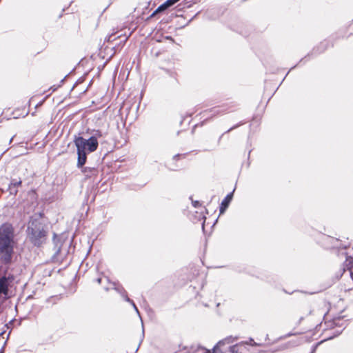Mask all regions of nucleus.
<instances>
[{
	"instance_id": "obj_10",
	"label": "nucleus",
	"mask_w": 353,
	"mask_h": 353,
	"mask_svg": "<svg viewBox=\"0 0 353 353\" xmlns=\"http://www.w3.org/2000/svg\"><path fill=\"white\" fill-rule=\"evenodd\" d=\"M325 238V241L331 243L332 245L330 247V248H342L343 250H345L347 248V245H343L341 243L339 239H334L330 236H327Z\"/></svg>"
},
{
	"instance_id": "obj_20",
	"label": "nucleus",
	"mask_w": 353,
	"mask_h": 353,
	"mask_svg": "<svg viewBox=\"0 0 353 353\" xmlns=\"http://www.w3.org/2000/svg\"><path fill=\"white\" fill-rule=\"evenodd\" d=\"M161 7V5H160L150 15L152 18H153L156 14H161L165 12L164 9H160Z\"/></svg>"
},
{
	"instance_id": "obj_16",
	"label": "nucleus",
	"mask_w": 353,
	"mask_h": 353,
	"mask_svg": "<svg viewBox=\"0 0 353 353\" xmlns=\"http://www.w3.org/2000/svg\"><path fill=\"white\" fill-rule=\"evenodd\" d=\"M166 71L171 78L170 83L172 84V86L176 87L179 83V82L177 79V77H176V73L174 72L169 71V70H166Z\"/></svg>"
},
{
	"instance_id": "obj_24",
	"label": "nucleus",
	"mask_w": 353,
	"mask_h": 353,
	"mask_svg": "<svg viewBox=\"0 0 353 353\" xmlns=\"http://www.w3.org/2000/svg\"><path fill=\"white\" fill-rule=\"evenodd\" d=\"M116 39L114 34H110L106 39L105 41L108 42H110L114 41Z\"/></svg>"
},
{
	"instance_id": "obj_9",
	"label": "nucleus",
	"mask_w": 353,
	"mask_h": 353,
	"mask_svg": "<svg viewBox=\"0 0 353 353\" xmlns=\"http://www.w3.org/2000/svg\"><path fill=\"white\" fill-rule=\"evenodd\" d=\"M345 256V261L343 263V272L346 270H350L351 279L353 281V272L351 271V269L353 268V256L348 255L347 252L343 253Z\"/></svg>"
},
{
	"instance_id": "obj_15",
	"label": "nucleus",
	"mask_w": 353,
	"mask_h": 353,
	"mask_svg": "<svg viewBox=\"0 0 353 353\" xmlns=\"http://www.w3.org/2000/svg\"><path fill=\"white\" fill-rule=\"evenodd\" d=\"M180 0H166L165 2H163L161 5V7L160 9H164L165 11L168 10L170 8L173 6L174 4H176L177 2H179Z\"/></svg>"
},
{
	"instance_id": "obj_34",
	"label": "nucleus",
	"mask_w": 353,
	"mask_h": 353,
	"mask_svg": "<svg viewBox=\"0 0 353 353\" xmlns=\"http://www.w3.org/2000/svg\"><path fill=\"white\" fill-rule=\"evenodd\" d=\"M305 59H306V58H305V57H304V58H302L296 65H298L299 64L301 63L302 62H303V63H305V61H304V60H305Z\"/></svg>"
},
{
	"instance_id": "obj_12",
	"label": "nucleus",
	"mask_w": 353,
	"mask_h": 353,
	"mask_svg": "<svg viewBox=\"0 0 353 353\" xmlns=\"http://www.w3.org/2000/svg\"><path fill=\"white\" fill-rule=\"evenodd\" d=\"M346 321H343L342 316H338L337 318H335L333 319V321L331 322L330 327H343V330L347 326Z\"/></svg>"
},
{
	"instance_id": "obj_2",
	"label": "nucleus",
	"mask_w": 353,
	"mask_h": 353,
	"mask_svg": "<svg viewBox=\"0 0 353 353\" xmlns=\"http://www.w3.org/2000/svg\"><path fill=\"white\" fill-rule=\"evenodd\" d=\"M15 240L14 229L9 222L0 225V263L9 266L14 262Z\"/></svg>"
},
{
	"instance_id": "obj_40",
	"label": "nucleus",
	"mask_w": 353,
	"mask_h": 353,
	"mask_svg": "<svg viewBox=\"0 0 353 353\" xmlns=\"http://www.w3.org/2000/svg\"><path fill=\"white\" fill-rule=\"evenodd\" d=\"M294 334H294V333L290 332V333H288L286 336H293V335H294Z\"/></svg>"
},
{
	"instance_id": "obj_8",
	"label": "nucleus",
	"mask_w": 353,
	"mask_h": 353,
	"mask_svg": "<svg viewBox=\"0 0 353 353\" xmlns=\"http://www.w3.org/2000/svg\"><path fill=\"white\" fill-rule=\"evenodd\" d=\"M52 242L54 244V250H55V252L53 254L52 259L54 260L57 256L60 253L62 245L60 238L55 232L53 233Z\"/></svg>"
},
{
	"instance_id": "obj_7",
	"label": "nucleus",
	"mask_w": 353,
	"mask_h": 353,
	"mask_svg": "<svg viewBox=\"0 0 353 353\" xmlns=\"http://www.w3.org/2000/svg\"><path fill=\"white\" fill-rule=\"evenodd\" d=\"M77 167L81 169V172L85 175V178L96 176L99 172L98 170L94 167H85L84 165L79 166L78 161L77 162Z\"/></svg>"
},
{
	"instance_id": "obj_42",
	"label": "nucleus",
	"mask_w": 353,
	"mask_h": 353,
	"mask_svg": "<svg viewBox=\"0 0 353 353\" xmlns=\"http://www.w3.org/2000/svg\"><path fill=\"white\" fill-rule=\"evenodd\" d=\"M4 352V347L3 346L1 347V349L0 350V353H3Z\"/></svg>"
},
{
	"instance_id": "obj_31",
	"label": "nucleus",
	"mask_w": 353,
	"mask_h": 353,
	"mask_svg": "<svg viewBox=\"0 0 353 353\" xmlns=\"http://www.w3.org/2000/svg\"><path fill=\"white\" fill-rule=\"evenodd\" d=\"M203 219H204V220H203V223H202V229H203V231H204V230H205V219H206V218H205V216H203Z\"/></svg>"
},
{
	"instance_id": "obj_11",
	"label": "nucleus",
	"mask_w": 353,
	"mask_h": 353,
	"mask_svg": "<svg viewBox=\"0 0 353 353\" xmlns=\"http://www.w3.org/2000/svg\"><path fill=\"white\" fill-rule=\"evenodd\" d=\"M44 216H45V214H44V212L43 211L39 212H36L33 215H32V216H30L29 217L28 223H31V222H32V221H34L35 219L39 223H46L43 220Z\"/></svg>"
},
{
	"instance_id": "obj_29",
	"label": "nucleus",
	"mask_w": 353,
	"mask_h": 353,
	"mask_svg": "<svg viewBox=\"0 0 353 353\" xmlns=\"http://www.w3.org/2000/svg\"><path fill=\"white\" fill-rule=\"evenodd\" d=\"M92 81L91 80V81H90V83H89L88 86L85 89H84V90H81L80 93H85V92L88 90V87L91 85Z\"/></svg>"
},
{
	"instance_id": "obj_17",
	"label": "nucleus",
	"mask_w": 353,
	"mask_h": 353,
	"mask_svg": "<svg viewBox=\"0 0 353 353\" xmlns=\"http://www.w3.org/2000/svg\"><path fill=\"white\" fill-rule=\"evenodd\" d=\"M245 123V121H241L239 122L238 123H236V124L234 125H233V126H232L231 128H230L228 130H226L224 133H223V134L220 136V137H219V139L218 142L219 143V141H220L221 139L223 137V136L225 134L229 133L230 132H231V131H232V130H234L236 129V128H239V126H241V125H243Z\"/></svg>"
},
{
	"instance_id": "obj_47",
	"label": "nucleus",
	"mask_w": 353,
	"mask_h": 353,
	"mask_svg": "<svg viewBox=\"0 0 353 353\" xmlns=\"http://www.w3.org/2000/svg\"><path fill=\"white\" fill-rule=\"evenodd\" d=\"M217 221H218V219H215V221H214V222L213 223V225L217 222Z\"/></svg>"
},
{
	"instance_id": "obj_39",
	"label": "nucleus",
	"mask_w": 353,
	"mask_h": 353,
	"mask_svg": "<svg viewBox=\"0 0 353 353\" xmlns=\"http://www.w3.org/2000/svg\"><path fill=\"white\" fill-rule=\"evenodd\" d=\"M152 19V18L151 15H150V16H148V17L145 19V21L146 22H148V21H149L150 19Z\"/></svg>"
},
{
	"instance_id": "obj_6",
	"label": "nucleus",
	"mask_w": 353,
	"mask_h": 353,
	"mask_svg": "<svg viewBox=\"0 0 353 353\" xmlns=\"http://www.w3.org/2000/svg\"><path fill=\"white\" fill-rule=\"evenodd\" d=\"M22 185V180L19 179H12L8 185V191L10 195L16 196L18 193V188Z\"/></svg>"
},
{
	"instance_id": "obj_37",
	"label": "nucleus",
	"mask_w": 353,
	"mask_h": 353,
	"mask_svg": "<svg viewBox=\"0 0 353 353\" xmlns=\"http://www.w3.org/2000/svg\"><path fill=\"white\" fill-rule=\"evenodd\" d=\"M101 281H102V279L99 277L96 279V281L98 283H101Z\"/></svg>"
},
{
	"instance_id": "obj_25",
	"label": "nucleus",
	"mask_w": 353,
	"mask_h": 353,
	"mask_svg": "<svg viewBox=\"0 0 353 353\" xmlns=\"http://www.w3.org/2000/svg\"><path fill=\"white\" fill-rule=\"evenodd\" d=\"M74 70V68H73L68 74H66L63 79H62L60 81V84L59 86H61L62 84H63L65 79Z\"/></svg>"
},
{
	"instance_id": "obj_26",
	"label": "nucleus",
	"mask_w": 353,
	"mask_h": 353,
	"mask_svg": "<svg viewBox=\"0 0 353 353\" xmlns=\"http://www.w3.org/2000/svg\"><path fill=\"white\" fill-rule=\"evenodd\" d=\"M125 301L126 302L130 303L132 305H134V304H135V303H134V302L133 301V300L130 299L128 297V296H125Z\"/></svg>"
},
{
	"instance_id": "obj_50",
	"label": "nucleus",
	"mask_w": 353,
	"mask_h": 353,
	"mask_svg": "<svg viewBox=\"0 0 353 353\" xmlns=\"http://www.w3.org/2000/svg\"><path fill=\"white\" fill-rule=\"evenodd\" d=\"M284 292L288 293V292L286 290H284ZM288 294H290V293L288 292Z\"/></svg>"
},
{
	"instance_id": "obj_3",
	"label": "nucleus",
	"mask_w": 353,
	"mask_h": 353,
	"mask_svg": "<svg viewBox=\"0 0 353 353\" xmlns=\"http://www.w3.org/2000/svg\"><path fill=\"white\" fill-rule=\"evenodd\" d=\"M27 239L34 247L40 248L46 243L48 235L47 223H39L35 219L28 223Z\"/></svg>"
},
{
	"instance_id": "obj_28",
	"label": "nucleus",
	"mask_w": 353,
	"mask_h": 353,
	"mask_svg": "<svg viewBox=\"0 0 353 353\" xmlns=\"http://www.w3.org/2000/svg\"><path fill=\"white\" fill-rule=\"evenodd\" d=\"M134 310L136 311V312L137 313V314L140 316V312L137 307V305L134 304L132 305Z\"/></svg>"
},
{
	"instance_id": "obj_1",
	"label": "nucleus",
	"mask_w": 353,
	"mask_h": 353,
	"mask_svg": "<svg viewBox=\"0 0 353 353\" xmlns=\"http://www.w3.org/2000/svg\"><path fill=\"white\" fill-rule=\"evenodd\" d=\"M86 133L90 134L88 139L81 136L80 133L74 134L73 137V142L77 148L79 166L85 164L88 155L97 150L98 139L106 134L99 129L90 128L87 129Z\"/></svg>"
},
{
	"instance_id": "obj_43",
	"label": "nucleus",
	"mask_w": 353,
	"mask_h": 353,
	"mask_svg": "<svg viewBox=\"0 0 353 353\" xmlns=\"http://www.w3.org/2000/svg\"><path fill=\"white\" fill-rule=\"evenodd\" d=\"M251 152H252V150H250L249 152H248V159L250 158V155Z\"/></svg>"
},
{
	"instance_id": "obj_32",
	"label": "nucleus",
	"mask_w": 353,
	"mask_h": 353,
	"mask_svg": "<svg viewBox=\"0 0 353 353\" xmlns=\"http://www.w3.org/2000/svg\"><path fill=\"white\" fill-rule=\"evenodd\" d=\"M181 156L180 154H176L173 157L174 160H178L179 159V157Z\"/></svg>"
},
{
	"instance_id": "obj_19",
	"label": "nucleus",
	"mask_w": 353,
	"mask_h": 353,
	"mask_svg": "<svg viewBox=\"0 0 353 353\" xmlns=\"http://www.w3.org/2000/svg\"><path fill=\"white\" fill-rule=\"evenodd\" d=\"M248 342V343H245L242 345V347H245V345H250L252 347H259V346H261V343H258L256 342H255L254 341V339L252 338V337H250L249 338V340L248 341H246Z\"/></svg>"
},
{
	"instance_id": "obj_41",
	"label": "nucleus",
	"mask_w": 353,
	"mask_h": 353,
	"mask_svg": "<svg viewBox=\"0 0 353 353\" xmlns=\"http://www.w3.org/2000/svg\"><path fill=\"white\" fill-rule=\"evenodd\" d=\"M149 6H150V2L148 3V5L145 6L144 9H145V10L148 9Z\"/></svg>"
},
{
	"instance_id": "obj_49",
	"label": "nucleus",
	"mask_w": 353,
	"mask_h": 353,
	"mask_svg": "<svg viewBox=\"0 0 353 353\" xmlns=\"http://www.w3.org/2000/svg\"><path fill=\"white\" fill-rule=\"evenodd\" d=\"M3 332H1V333H0V336H1V335H3Z\"/></svg>"
},
{
	"instance_id": "obj_27",
	"label": "nucleus",
	"mask_w": 353,
	"mask_h": 353,
	"mask_svg": "<svg viewBox=\"0 0 353 353\" xmlns=\"http://www.w3.org/2000/svg\"><path fill=\"white\" fill-rule=\"evenodd\" d=\"M6 278H7V281L8 283H11L14 280V276L12 274L8 275V276H6Z\"/></svg>"
},
{
	"instance_id": "obj_46",
	"label": "nucleus",
	"mask_w": 353,
	"mask_h": 353,
	"mask_svg": "<svg viewBox=\"0 0 353 353\" xmlns=\"http://www.w3.org/2000/svg\"><path fill=\"white\" fill-rule=\"evenodd\" d=\"M14 136H13V137L10 139V141H9V143H10L12 141V140H13V139H14Z\"/></svg>"
},
{
	"instance_id": "obj_48",
	"label": "nucleus",
	"mask_w": 353,
	"mask_h": 353,
	"mask_svg": "<svg viewBox=\"0 0 353 353\" xmlns=\"http://www.w3.org/2000/svg\"><path fill=\"white\" fill-rule=\"evenodd\" d=\"M139 344H141V343ZM139 346H140V345H139L138 347H137V350L136 351H137L139 350Z\"/></svg>"
},
{
	"instance_id": "obj_30",
	"label": "nucleus",
	"mask_w": 353,
	"mask_h": 353,
	"mask_svg": "<svg viewBox=\"0 0 353 353\" xmlns=\"http://www.w3.org/2000/svg\"><path fill=\"white\" fill-rule=\"evenodd\" d=\"M296 66H297V65H295L292 66V67L290 69V70L287 72V74H286V75H285V76H287V75L289 74V72H290L291 70H292L293 69H294ZM285 77H285L284 78H283V80H285Z\"/></svg>"
},
{
	"instance_id": "obj_35",
	"label": "nucleus",
	"mask_w": 353,
	"mask_h": 353,
	"mask_svg": "<svg viewBox=\"0 0 353 353\" xmlns=\"http://www.w3.org/2000/svg\"><path fill=\"white\" fill-rule=\"evenodd\" d=\"M316 346H317V345H314L312 347V352L310 353H314L315 352Z\"/></svg>"
},
{
	"instance_id": "obj_33",
	"label": "nucleus",
	"mask_w": 353,
	"mask_h": 353,
	"mask_svg": "<svg viewBox=\"0 0 353 353\" xmlns=\"http://www.w3.org/2000/svg\"><path fill=\"white\" fill-rule=\"evenodd\" d=\"M43 103V101H41L40 102H39L36 105H35V108H38L39 106H41Z\"/></svg>"
},
{
	"instance_id": "obj_36",
	"label": "nucleus",
	"mask_w": 353,
	"mask_h": 353,
	"mask_svg": "<svg viewBox=\"0 0 353 353\" xmlns=\"http://www.w3.org/2000/svg\"><path fill=\"white\" fill-rule=\"evenodd\" d=\"M127 39H128V37H125L123 41H121L120 43H121L122 46H123L125 43V41H127Z\"/></svg>"
},
{
	"instance_id": "obj_18",
	"label": "nucleus",
	"mask_w": 353,
	"mask_h": 353,
	"mask_svg": "<svg viewBox=\"0 0 353 353\" xmlns=\"http://www.w3.org/2000/svg\"><path fill=\"white\" fill-rule=\"evenodd\" d=\"M85 78H86V74H85L84 75H83L82 77H79L77 81L76 82L74 83V84L73 85L72 88H71L70 90V92L73 90V89L77 86L78 85L81 84V83H83L85 81Z\"/></svg>"
},
{
	"instance_id": "obj_45",
	"label": "nucleus",
	"mask_w": 353,
	"mask_h": 353,
	"mask_svg": "<svg viewBox=\"0 0 353 353\" xmlns=\"http://www.w3.org/2000/svg\"><path fill=\"white\" fill-rule=\"evenodd\" d=\"M144 337V331L143 330V333H142V339H143ZM143 341V339H141V342Z\"/></svg>"
},
{
	"instance_id": "obj_4",
	"label": "nucleus",
	"mask_w": 353,
	"mask_h": 353,
	"mask_svg": "<svg viewBox=\"0 0 353 353\" xmlns=\"http://www.w3.org/2000/svg\"><path fill=\"white\" fill-rule=\"evenodd\" d=\"M236 190V187L232 190V192H229L222 200L219 205V214H223L228 208L230 203L232 202L234 197V192Z\"/></svg>"
},
{
	"instance_id": "obj_44",
	"label": "nucleus",
	"mask_w": 353,
	"mask_h": 353,
	"mask_svg": "<svg viewBox=\"0 0 353 353\" xmlns=\"http://www.w3.org/2000/svg\"><path fill=\"white\" fill-rule=\"evenodd\" d=\"M51 89H52V91H53V92H54V91H55V90H57V88H54V86H53V87H51Z\"/></svg>"
},
{
	"instance_id": "obj_21",
	"label": "nucleus",
	"mask_w": 353,
	"mask_h": 353,
	"mask_svg": "<svg viewBox=\"0 0 353 353\" xmlns=\"http://www.w3.org/2000/svg\"><path fill=\"white\" fill-rule=\"evenodd\" d=\"M343 329L341 330H336V331H334L333 332L332 335L329 336L327 340H332V339L339 336V335L341 334V333L343 332Z\"/></svg>"
},
{
	"instance_id": "obj_14",
	"label": "nucleus",
	"mask_w": 353,
	"mask_h": 353,
	"mask_svg": "<svg viewBox=\"0 0 353 353\" xmlns=\"http://www.w3.org/2000/svg\"><path fill=\"white\" fill-rule=\"evenodd\" d=\"M114 284V290L117 291L120 295L123 298V299H125V296H128V293L126 290L124 289V288L120 285V284H116L115 283Z\"/></svg>"
},
{
	"instance_id": "obj_38",
	"label": "nucleus",
	"mask_w": 353,
	"mask_h": 353,
	"mask_svg": "<svg viewBox=\"0 0 353 353\" xmlns=\"http://www.w3.org/2000/svg\"><path fill=\"white\" fill-rule=\"evenodd\" d=\"M152 19V18L151 15H150V16H148V17L145 19V21L146 22H148V21H149L150 19Z\"/></svg>"
},
{
	"instance_id": "obj_22",
	"label": "nucleus",
	"mask_w": 353,
	"mask_h": 353,
	"mask_svg": "<svg viewBox=\"0 0 353 353\" xmlns=\"http://www.w3.org/2000/svg\"><path fill=\"white\" fill-rule=\"evenodd\" d=\"M210 112H212L213 115H216V114H219L220 113H225V110H216L215 108H212L210 110Z\"/></svg>"
},
{
	"instance_id": "obj_13",
	"label": "nucleus",
	"mask_w": 353,
	"mask_h": 353,
	"mask_svg": "<svg viewBox=\"0 0 353 353\" xmlns=\"http://www.w3.org/2000/svg\"><path fill=\"white\" fill-rule=\"evenodd\" d=\"M8 289V282L7 281L6 276L0 277V294H6Z\"/></svg>"
},
{
	"instance_id": "obj_23",
	"label": "nucleus",
	"mask_w": 353,
	"mask_h": 353,
	"mask_svg": "<svg viewBox=\"0 0 353 353\" xmlns=\"http://www.w3.org/2000/svg\"><path fill=\"white\" fill-rule=\"evenodd\" d=\"M190 199L192 200V204L194 208H199L201 206V203L199 201H193L192 196H190Z\"/></svg>"
},
{
	"instance_id": "obj_5",
	"label": "nucleus",
	"mask_w": 353,
	"mask_h": 353,
	"mask_svg": "<svg viewBox=\"0 0 353 353\" xmlns=\"http://www.w3.org/2000/svg\"><path fill=\"white\" fill-rule=\"evenodd\" d=\"M328 47H329V42L328 41H324L323 42H321L319 43V45H318L317 46L314 47L312 49V52L308 53L305 57V58H307V57H310V56L317 55V54H321L323 52H325Z\"/></svg>"
}]
</instances>
